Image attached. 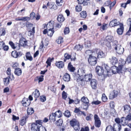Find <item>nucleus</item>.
Segmentation results:
<instances>
[{"label":"nucleus","mask_w":131,"mask_h":131,"mask_svg":"<svg viewBox=\"0 0 131 131\" xmlns=\"http://www.w3.org/2000/svg\"><path fill=\"white\" fill-rule=\"evenodd\" d=\"M126 62V61L124 60H120L118 67L114 66L111 67V73L115 74L117 72L119 73H123V71H126L127 69L125 68L124 70V65Z\"/></svg>","instance_id":"obj_1"},{"label":"nucleus","mask_w":131,"mask_h":131,"mask_svg":"<svg viewBox=\"0 0 131 131\" xmlns=\"http://www.w3.org/2000/svg\"><path fill=\"white\" fill-rule=\"evenodd\" d=\"M112 45L116 52L118 54H121L124 52V48L121 45L118 43L117 41L116 40L112 42Z\"/></svg>","instance_id":"obj_2"},{"label":"nucleus","mask_w":131,"mask_h":131,"mask_svg":"<svg viewBox=\"0 0 131 131\" xmlns=\"http://www.w3.org/2000/svg\"><path fill=\"white\" fill-rule=\"evenodd\" d=\"M85 71L84 69L82 68L79 69L78 71V74L76 75L75 78L77 79V81L80 83V82H82L83 80L82 79H81L80 78L81 76H83L84 75Z\"/></svg>","instance_id":"obj_3"},{"label":"nucleus","mask_w":131,"mask_h":131,"mask_svg":"<svg viewBox=\"0 0 131 131\" xmlns=\"http://www.w3.org/2000/svg\"><path fill=\"white\" fill-rule=\"evenodd\" d=\"M70 123L71 125L73 127L75 130H78L80 129L79 123L76 119H73L70 121Z\"/></svg>","instance_id":"obj_4"},{"label":"nucleus","mask_w":131,"mask_h":131,"mask_svg":"<svg viewBox=\"0 0 131 131\" xmlns=\"http://www.w3.org/2000/svg\"><path fill=\"white\" fill-rule=\"evenodd\" d=\"M88 61L89 63L91 65L94 66L97 63V58L94 56L89 57Z\"/></svg>","instance_id":"obj_5"},{"label":"nucleus","mask_w":131,"mask_h":131,"mask_svg":"<svg viewBox=\"0 0 131 131\" xmlns=\"http://www.w3.org/2000/svg\"><path fill=\"white\" fill-rule=\"evenodd\" d=\"M94 118L95 126L97 127H100L101 124V122L98 116L97 115L95 114L94 115Z\"/></svg>","instance_id":"obj_6"},{"label":"nucleus","mask_w":131,"mask_h":131,"mask_svg":"<svg viewBox=\"0 0 131 131\" xmlns=\"http://www.w3.org/2000/svg\"><path fill=\"white\" fill-rule=\"evenodd\" d=\"M28 117V115H26L23 116L19 121L20 125L22 126L26 124Z\"/></svg>","instance_id":"obj_7"},{"label":"nucleus","mask_w":131,"mask_h":131,"mask_svg":"<svg viewBox=\"0 0 131 131\" xmlns=\"http://www.w3.org/2000/svg\"><path fill=\"white\" fill-rule=\"evenodd\" d=\"M54 32V31L53 29H52V30L45 29L43 31V33L44 34H46L47 33L48 36L50 37H52Z\"/></svg>","instance_id":"obj_8"},{"label":"nucleus","mask_w":131,"mask_h":131,"mask_svg":"<svg viewBox=\"0 0 131 131\" xmlns=\"http://www.w3.org/2000/svg\"><path fill=\"white\" fill-rule=\"evenodd\" d=\"M98 58H101L105 57V54L102 51L99 49H97L95 51Z\"/></svg>","instance_id":"obj_9"},{"label":"nucleus","mask_w":131,"mask_h":131,"mask_svg":"<svg viewBox=\"0 0 131 131\" xmlns=\"http://www.w3.org/2000/svg\"><path fill=\"white\" fill-rule=\"evenodd\" d=\"M96 70L99 75H101L104 74V70L102 67L97 66L96 68Z\"/></svg>","instance_id":"obj_10"},{"label":"nucleus","mask_w":131,"mask_h":131,"mask_svg":"<svg viewBox=\"0 0 131 131\" xmlns=\"http://www.w3.org/2000/svg\"><path fill=\"white\" fill-rule=\"evenodd\" d=\"M121 24L119 21H117L116 19H114L110 22L109 25L110 26L113 27L119 25H120Z\"/></svg>","instance_id":"obj_11"},{"label":"nucleus","mask_w":131,"mask_h":131,"mask_svg":"<svg viewBox=\"0 0 131 131\" xmlns=\"http://www.w3.org/2000/svg\"><path fill=\"white\" fill-rule=\"evenodd\" d=\"M118 95V92L117 91H112L109 95V98L111 99H113L116 97Z\"/></svg>","instance_id":"obj_12"},{"label":"nucleus","mask_w":131,"mask_h":131,"mask_svg":"<svg viewBox=\"0 0 131 131\" xmlns=\"http://www.w3.org/2000/svg\"><path fill=\"white\" fill-rule=\"evenodd\" d=\"M19 43L21 46H25L27 45V42L26 39L24 37H21L20 38Z\"/></svg>","instance_id":"obj_13"},{"label":"nucleus","mask_w":131,"mask_h":131,"mask_svg":"<svg viewBox=\"0 0 131 131\" xmlns=\"http://www.w3.org/2000/svg\"><path fill=\"white\" fill-rule=\"evenodd\" d=\"M90 84L92 88L93 89H96L97 84V82L96 80L95 79H92Z\"/></svg>","instance_id":"obj_14"},{"label":"nucleus","mask_w":131,"mask_h":131,"mask_svg":"<svg viewBox=\"0 0 131 131\" xmlns=\"http://www.w3.org/2000/svg\"><path fill=\"white\" fill-rule=\"evenodd\" d=\"M110 62L112 65H114L118 62L117 59L114 57H111L109 58Z\"/></svg>","instance_id":"obj_15"},{"label":"nucleus","mask_w":131,"mask_h":131,"mask_svg":"<svg viewBox=\"0 0 131 131\" xmlns=\"http://www.w3.org/2000/svg\"><path fill=\"white\" fill-rule=\"evenodd\" d=\"M39 127V125L35 123H33L31 125V129L32 130L38 131Z\"/></svg>","instance_id":"obj_16"},{"label":"nucleus","mask_w":131,"mask_h":131,"mask_svg":"<svg viewBox=\"0 0 131 131\" xmlns=\"http://www.w3.org/2000/svg\"><path fill=\"white\" fill-rule=\"evenodd\" d=\"M103 67L106 70L107 72V75H111V70L110 67L107 64H104L103 65Z\"/></svg>","instance_id":"obj_17"},{"label":"nucleus","mask_w":131,"mask_h":131,"mask_svg":"<svg viewBox=\"0 0 131 131\" xmlns=\"http://www.w3.org/2000/svg\"><path fill=\"white\" fill-rule=\"evenodd\" d=\"M115 122L118 124L117 125H114L117 127L118 131H120L121 129V126L119 124V123L121 122V121L119 118H115Z\"/></svg>","instance_id":"obj_18"},{"label":"nucleus","mask_w":131,"mask_h":131,"mask_svg":"<svg viewBox=\"0 0 131 131\" xmlns=\"http://www.w3.org/2000/svg\"><path fill=\"white\" fill-rule=\"evenodd\" d=\"M124 30L123 24H121L120 25V28H118L117 29V32L118 34L119 35H122L123 32Z\"/></svg>","instance_id":"obj_19"},{"label":"nucleus","mask_w":131,"mask_h":131,"mask_svg":"<svg viewBox=\"0 0 131 131\" xmlns=\"http://www.w3.org/2000/svg\"><path fill=\"white\" fill-rule=\"evenodd\" d=\"M63 79L65 82H68L70 81V76L67 73H65L63 77Z\"/></svg>","instance_id":"obj_20"},{"label":"nucleus","mask_w":131,"mask_h":131,"mask_svg":"<svg viewBox=\"0 0 131 131\" xmlns=\"http://www.w3.org/2000/svg\"><path fill=\"white\" fill-rule=\"evenodd\" d=\"M92 75L91 74H85L83 78L84 80L86 81H90L92 78Z\"/></svg>","instance_id":"obj_21"},{"label":"nucleus","mask_w":131,"mask_h":131,"mask_svg":"<svg viewBox=\"0 0 131 131\" xmlns=\"http://www.w3.org/2000/svg\"><path fill=\"white\" fill-rule=\"evenodd\" d=\"M56 66L59 69L63 68L64 65L63 62L62 61H59L56 62L55 63Z\"/></svg>","instance_id":"obj_22"},{"label":"nucleus","mask_w":131,"mask_h":131,"mask_svg":"<svg viewBox=\"0 0 131 131\" xmlns=\"http://www.w3.org/2000/svg\"><path fill=\"white\" fill-rule=\"evenodd\" d=\"M112 127L111 125L108 126L106 127V131H118V129H116L115 128Z\"/></svg>","instance_id":"obj_23"},{"label":"nucleus","mask_w":131,"mask_h":131,"mask_svg":"<svg viewBox=\"0 0 131 131\" xmlns=\"http://www.w3.org/2000/svg\"><path fill=\"white\" fill-rule=\"evenodd\" d=\"M128 121L126 117H122L121 119V122L123 126L126 125L128 123Z\"/></svg>","instance_id":"obj_24"},{"label":"nucleus","mask_w":131,"mask_h":131,"mask_svg":"<svg viewBox=\"0 0 131 131\" xmlns=\"http://www.w3.org/2000/svg\"><path fill=\"white\" fill-rule=\"evenodd\" d=\"M81 100V102L85 103L86 104V105L87 106V107H88L89 100L87 97L84 96L82 98Z\"/></svg>","instance_id":"obj_25"},{"label":"nucleus","mask_w":131,"mask_h":131,"mask_svg":"<svg viewBox=\"0 0 131 131\" xmlns=\"http://www.w3.org/2000/svg\"><path fill=\"white\" fill-rule=\"evenodd\" d=\"M21 103L23 106L27 107L30 105V103L28 100L26 98H24L21 101Z\"/></svg>","instance_id":"obj_26"},{"label":"nucleus","mask_w":131,"mask_h":131,"mask_svg":"<svg viewBox=\"0 0 131 131\" xmlns=\"http://www.w3.org/2000/svg\"><path fill=\"white\" fill-rule=\"evenodd\" d=\"M14 73L17 76H20L21 75L22 73L21 69L19 68H17L15 69Z\"/></svg>","instance_id":"obj_27"},{"label":"nucleus","mask_w":131,"mask_h":131,"mask_svg":"<svg viewBox=\"0 0 131 131\" xmlns=\"http://www.w3.org/2000/svg\"><path fill=\"white\" fill-rule=\"evenodd\" d=\"M124 110L125 112L129 113L131 110V108L130 106L128 105H125L124 106Z\"/></svg>","instance_id":"obj_28"},{"label":"nucleus","mask_w":131,"mask_h":131,"mask_svg":"<svg viewBox=\"0 0 131 131\" xmlns=\"http://www.w3.org/2000/svg\"><path fill=\"white\" fill-rule=\"evenodd\" d=\"M56 117L55 115V114L54 113H52V114L50 115L49 119L51 121H52L53 122H54L56 121Z\"/></svg>","instance_id":"obj_29"},{"label":"nucleus","mask_w":131,"mask_h":131,"mask_svg":"<svg viewBox=\"0 0 131 131\" xmlns=\"http://www.w3.org/2000/svg\"><path fill=\"white\" fill-rule=\"evenodd\" d=\"M94 52H92V51L90 50H86L85 52V55L86 56H89V57L94 56Z\"/></svg>","instance_id":"obj_30"},{"label":"nucleus","mask_w":131,"mask_h":131,"mask_svg":"<svg viewBox=\"0 0 131 131\" xmlns=\"http://www.w3.org/2000/svg\"><path fill=\"white\" fill-rule=\"evenodd\" d=\"M54 113L55 114L56 117L58 118H60L62 116V115L61 111L60 110L57 111Z\"/></svg>","instance_id":"obj_31"},{"label":"nucleus","mask_w":131,"mask_h":131,"mask_svg":"<svg viewBox=\"0 0 131 131\" xmlns=\"http://www.w3.org/2000/svg\"><path fill=\"white\" fill-rule=\"evenodd\" d=\"M40 95V93L39 91L36 90L35 91L33 92L32 95L35 98H37L39 97Z\"/></svg>","instance_id":"obj_32"},{"label":"nucleus","mask_w":131,"mask_h":131,"mask_svg":"<svg viewBox=\"0 0 131 131\" xmlns=\"http://www.w3.org/2000/svg\"><path fill=\"white\" fill-rule=\"evenodd\" d=\"M68 68V70L71 72H73L75 70V68L73 67V66L71 64V62L69 63Z\"/></svg>","instance_id":"obj_33"},{"label":"nucleus","mask_w":131,"mask_h":131,"mask_svg":"<svg viewBox=\"0 0 131 131\" xmlns=\"http://www.w3.org/2000/svg\"><path fill=\"white\" fill-rule=\"evenodd\" d=\"M34 111L33 108L31 107L28 108L27 110V113L28 115H31L34 113Z\"/></svg>","instance_id":"obj_34"},{"label":"nucleus","mask_w":131,"mask_h":131,"mask_svg":"<svg viewBox=\"0 0 131 131\" xmlns=\"http://www.w3.org/2000/svg\"><path fill=\"white\" fill-rule=\"evenodd\" d=\"M10 78V77L9 76L8 77H7L4 79L3 81L4 84L5 85H7L9 84L10 81L9 79Z\"/></svg>","instance_id":"obj_35"},{"label":"nucleus","mask_w":131,"mask_h":131,"mask_svg":"<svg viewBox=\"0 0 131 131\" xmlns=\"http://www.w3.org/2000/svg\"><path fill=\"white\" fill-rule=\"evenodd\" d=\"M47 29L52 30L53 29V26L52 23H49L47 25Z\"/></svg>","instance_id":"obj_36"},{"label":"nucleus","mask_w":131,"mask_h":131,"mask_svg":"<svg viewBox=\"0 0 131 131\" xmlns=\"http://www.w3.org/2000/svg\"><path fill=\"white\" fill-rule=\"evenodd\" d=\"M64 20V17L62 15H59L57 18V20L59 22H62Z\"/></svg>","instance_id":"obj_37"},{"label":"nucleus","mask_w":131,"mask_h":131,"mask_svg":"<svg viewBox=\"0 0 131 131\" xmlns=\"http://www.w3.org/2000/svg\"><path fill=\"white\" fill-rule=\"evenodd\" d=\"M106 39L107 41V42H111L112 44V41L113 40V38L112 36H107L106 38Z\"/></svg>","instance_id":"obj_38"},{"label":"nucleus","mask_w":131,"mask_h":131,"mask_svg":"<svg viewBox=\"0 0 131 131\" xmlns=\"http://www.w3.org/2000/svg\"><path fill=\"white\" fill-rule=\"evenodd\" d=\"M26 59L28 60L31 61L32 60V58L29 52H27L26 54Z\"/></svg>","instance_id":"obj_39"},{"label":"nucleus","mask_w":131,"mask_h":131,"mask_svg":"<svg viewBox=\"0 0 131 131\" xmlns=\"http://www.w3.org/2000/svg\"><path fill=\"white\" fill-rule=\"evenodd\" d=\"M64 56L65 58L64 59V61L66 62L67 59H69L71 58V56L67 53H65L64 54Z\"/></svg>","instance_id":"obj_40"},{"label":"nucleus","mask_w":131,"mask_h":131,"mask_svg":"<svg viewBox=\"0 0 131 131\" xmlns=\"http://www.w3.org/2000/svg\"><path fill=\"white\" fill-rule=\"evenodd\" d=\"M82 48L83 46H81L80 44H79L75 46L74 49L76 50L77 51L81 50L82 49Z\"/></svg>","instance_id":"obj_41"},{"label":"nucleus","mask_w":131,"mask_h":131,"mask_svg":"<svg viewBox=\"0 0 131 131\" xmlns=\"http://www.w3.org/2000/svg\"><path fill=\"white\" fill-rule=\"evenodd\" d=\"M80 17L83 18H85L86 16V11H82L80 14Z\"/></svg>","instance_id":"obj_42"},{"label":"nucleus","mask_w":131,"mask_h":131,"mask_svg":"<svg viewBox=\"0 0 131 131\" xmlns=\"http://www.w3.org/2000/svg\"><path fill=\"white\" fill-rule=\"evenodd\" d=\"M41 43L42 44L40 46V49H41V51L42 52L43 51V49H43L44 48V45H45L46 46H47L48 45V43L47 42L46 43H43L42 41H41Z\"/></svg>","instance_id":"obj_43"},{"label":"nucleus","mask_w":131,"mask_h":131,"mask_svg":"<svg viewBox=\"0 0 131 131\" xmlns=\"http://www.w3.org/2000/svg\"><path fill=\"white\" fill-rule=\"evenodd\" d=\"M75 8L77 12H79L82 10V6L80 5H78L76 6Z\"/></svg>","instance_id":"obj_44"},{"label":"nucleus","mask_w":131,"mask_h":131,"mask_svg":"<svg viewBox=\"0 0 131 131\" xmlns=\"http://www.w3.org/2000/svg\"><path fill=\"white\" fill-rule=\"evenodd\" d=\"M53 60V58L51 59L49 58L47 59L46 62V63L47 64V67H48V66H50L51 65V62L52 60Z\"/></svg>","instance_id":"obj_45"},{"label":"nucleus","mask_w":131,"mask_h":131,"mask_svg":"<svg viewBox=\"0 0 131 131\" xmlns=\"http://www.w3.org/2000/svg\"><path fill=\"white\" fill-rule=\"evenodd\" d=\"M64 115L65 116L68 117H69L71 116L70 112L68 110L65 111L64 113Z\"/></svg>","instance_id":"obj_46"},{"label":"nucleus","mask_w":131,"mask_h":131,"mask_svg":"<svg viewBox=\"0 0 131 131\" xmlns=\"http://www.w3.org/2000/svg\"><path fill=\"white\" fill-rule=\"evenodd\" d=\"M17 52L14 51H13L12 53V56L15 58H17L18 57Z\"/></svg>","instance_id":"obj_47"},{"label":"nucleus","mask_w":131,"mask_h":131,"mask_svg":"<svg viewBox=\"0 0 131 131\" xmlns=\"http://www.w3.org/2000/svg\"><path fill=\"white\" fill-rule=\"evenodd\" d=\"M63 123V121L62 119H59L56 122V124L57 126H60Z\"/></svg>","instance_id":"obj_48"},{"label":"nucleus","mask_w":131,"mask_h":131,"mask_svg":"<svg viewBox=\"0 0 131 131\" xmlns=\"http://www.w3.org/2000/svg\"><path fill=\"white\" fill-rule=\"evenodd\" d=\"M18 65V64L16 62H13L11 64V66L13 68L15 69L17 67Z\"/></svg>","instance_id":"obj_49"},{"label":"nucleus","mask_w":131,"mask_h":131,"mask_svg":"<svg viewBox=\"0 0 131 131\" xmlns=\"http://www.w3.org/2000/svg\"><path fill=\"white\" fill-rule=\"evenodd\" d=\"M21 45L18 43H16L15 44V49H16V50H19L20 48Z\"/></svg>","instance_id":"obj_50"},{"label":"nucleus","mask_w":131,"mask_h":131,"mask_svg":"<svg viewBox=\"0 0 131 131\" xmlns=\"http://www.w3.org/2000/svg\"><path fill=\"white\" fill-rule=\"evenodd\" d=\"M56 4L58 6H60L63 4V1L62 0H56Z\"/></svg>","instance_id":"obj_51"},{"label":"nucleus","mask_w":131,"mask_h":131,"mask_svg":"<svg viewBox=\"0 0 131 131\" xmlns=\"http://www.w3.org/2000/svg\"><path fill=\"white\" fill-rule=\"evenodd\" d=\"M102 100L103 102H105L107 100V98L104 94H103L102 97Z\"/></svg>","instance_id":"obj_52"},{"label":"nucleus","mask_w":131,"mask_h":131,"mask_svg":"<svg viewBox=\"0 0 131 131\" xmlns=\"http://www.w3.org/2000/svg\"><path fill=\"white\" fill-rule=\"evenodd\" d=\"M57 42L59 44L63 42V38L61 37H60L57 40Z\"/></svg>","instance_id":"obj_53"},{"label":"nucleus","mask_w":131,"mask_h":131,"mask_svg":"<svg viewBox=\"0 0 131 131\" xmlns=\"http://www.w3.org/2000/svg\"><path fill=\"white\" fill-rule=\"evenodd\" d=\"M85 45L86 46L89 47L91 46V43L90 41H87L85 42Z\"/></svg>","instance_id":"obj_54"},{"label":"nucleus","mask_w":131,"mask_h":131,"mask_svg":"<svg viewBox=\"0 0 131 131\" xmlns=\"http://www.w3.org/2000/svg\"><path fill=\"white\" fill-rule=\"evenodd\" d=\"M116 3V1L114 0L110 4V9L114 6Z\"/></svg>","instance_id":"obj_55"},{"label":"nucleus","mask_w":131,"mask_h":131,"mask_svg":"<svg viewBox=\"0 0 131 131\" xmlns=\"http://www.w3.org/2000/svg\"><path fill=\"white\" fill-rule=\"evenodd\" d=\"M62 97L63 99L64 100H66L67 97V93L64 91L62 93Z\"/></svg>","instance_id":"obj_56"},{"label":"nucleus","mask_w":131,"mask_h":131,"mask_svg":"<svg viewBox=\"0 0 131 131\" xmlns=\"http://www.w3.org/2000/svg\"><path fill=\"white\" fill-rule=\"evenodd\" d=\"M126 61L128 63H131V54L129 55L127 58Z\"/></svg>","instance_id":"obj_57"},{"label":"nucleus","mask_w":131,"mask_h":131,"mask_svg":"<svg viewBox=\"0 0 131 131\" xmlns=\"http://www.w3.org/2000/svg\"><path fill=\"white\" fill-rule=\"evenodd\" d=\"M107 24L104 23L103 24L102 26L101 27H102V28L103 30H105L106 29L107 27Z\"/></svg>","instance_id":"obj_58"},{"label":"nucleus","mask_w":131,"mask_h":131,"mask_svg":"<svg viewBox=\"0 0 131 131\" xmlns=\"http://www.w3.org/2000/svg\"><path fill=\"white\" fill-rule=\"evenodd\" d=\"M38 131H47L45 128L42 126L39 127Z\"/></svg>","instance_id":"obj_59"},{"label":"nucleus","mask_w":131,"mask_h":131,"mask_svg":"<svg viewBox=\"0 0 131 131\" xmlns=\"http://www.w3.org/2000/svg\"><path fill=\"white\" fill-rule=\"evenodd\" d=\"M30 17L31 19H33L35 17V14L33 12H32L30 15Z\"/></svg>","instance_id":"obj_60"},{"label":"nucleus","mask_w":131,"mask_h":131,"mask_svg":"<svg viewBox=\"0 0 131 131\" xmlns=\"http://www.w3.org/2000/svg\"><path fill=\"white\" fill-rule=\"evenodd\" d=\"M69 32V28L66 27L64 30V33L65 34H68Z\"/></svg>","instance_id":"obj_61"},{"label":"nucleus","mask_w":131,"mask_h":131,"mask_svg":"<svg viewBox=\"0 0 131 131\" xmlns=\"http://www.w3.org/2000/svg\"><path fill=\"white\" fill-rule=\"evenodd\" d=\"M101 103V101L97 100L96 101H94L92 102V104H94L95 105H98L100 104Z\"/></svg>","instance_id":"obj_62"},{"label":"nucleus","mask_w":131,"mask_h":131,"mask_svg":"<svg viewBox=\"0 0 131 131\" xmlns=\"http://www.w3.org/2000/svg\"><path fill=\"white\" fill-rule=\"evenodd\" d=\"M111 43H112V42H107L106 43V45L110 49H111Z\"/></svg>","instance_id":"obj_63"},{"label":"nucleus","mask_w":131,"mask_h":131,"mask_svg":"<svg viewBox=\"0 0 131 131\" xmlns=\"http://www.w3.org/2000/svg\"><path fill=\"white\" fill-rule=\"evenodd\" d=\"M128 121H131V114L128 115L126 117Z\"/></svg>","instance_id":"obj_64"}]
</instances>
